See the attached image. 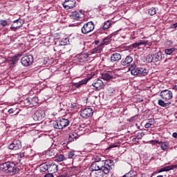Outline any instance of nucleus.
Wrapping results in <instances>:
<instances>
[{
  "label": "nucleus",
  "instance_id": "obj_45",
  "mask_svg": "<svg viewBox=\"0 0 177 177\" xmlns=\"http://www.w3.org/2000/svg\"><path fill=\"white\" fill-rule=\"evenodd\" d=\"M135 118H136V116H132L130 118L127 119V122H133V121H135Z\"/></svg>",
  "mask_w": 177,
  "mask_h": 177
},
{
  "label": "nucleus",
  "instance_id": "obj_39",
  "mask_svg": "<svg viewBox=\"0 0 177 177\" xmlns=\"http://www.w3.org/2000/svg\"><path fill=\"white\" fill-rule=\"evenodd\" d=\"M135 175H136V172L133 171H130L129 173L126 174L124 175L125 177H133L135 176Z\"/></svg>",
  "mask_w": 177,
  "mask_h": 177
},
{
  "label": "nucleus",
  "instance_id": "obj_46",
  "mask_svg": "<svg viewBox=\"0 0 177 177\" xmlns=\"http://www.w3.org/2000/svg\"><path fill=\"white\" fill-rule=\"evenodd\" d=\"M114 147H118V145H117L115 144H112V145H109V147H108V150L110 149H114Z\"/></svg>",
  "mask_w": 177,
  "mask_h": 177
},
{
  "label": "nucleus",
  "instance_id": "obj_53",
  "mask_svg": "<svg viewBox=\"0 0 177 177\" xmlns=\"http://www.w3.org/2000/svg\"><path fill=\"white\" fill-rule=\"evenodd\" d=\"M86 110H88V111H93V109H92V108H85L83 111H85Z\"/></svg>",
  "mask_w": 177,
  "mask_h": 177
},
{
  "label": "nucleus",
  "instance_id": "obj_51",
  "mask_svg": "<svg viewBox=\"0 0 177 177\" xmlns=\"http://www.w3.org/2000/svg\"><path fill=\"white\" fill-rule=\"evenodd\" d=\"M44 177H53V174L48 173V174L44 175Z\"/></svg>",
  "mask_w": 177,
  "mask_h": 177
},
{
  "label": "nucleus",
  "instance_id": "obj_50",
  "mask_svg": "<svg viewBox=\"0 0 177 177\" xmlns=\"http://www.w3.org/2000/svg\"><path fill=\"white\" fill-rule=\"evenodd\" d=\"M151 125H153L152 123H146V124L145 125V128H150L151 127Z\"/></svg>",
  "mask_w": 177,
  "mask_h": 177
},
{
  "label": "nucleus",
  "instance_id": "obj_62",
  "mask_svg": "<svg viewBox=\"0 0 177 177\" xmlns=\"http://www.w3.org/2000/svg\"><path fill=\"white\" fill-rule=\"evenodd\" d=\"M95 45H99V41H95Z\"/></svg>",
  "mask_w": 177,
  "mask_h": 177
},
{
  "label": "nucleus",
  "instance_id": "obj_7",
  "mask_svg": "<svg viewBox=\"0 0 177 177\" xmlns=\"http://www.w3.org/2000/svg\"><path fill=\"white\" fill-rule=\"evenodd\" d=\"M85 15V11L84 10H80L79 11H73L71 12L70 17L71 19H73V20H80L81 19L82 16H84Z\"/></svg>",
  "mask_w": 177,
  "mask_h": 177
},
{
  "label": "nucleus",
  "instance_id": "obj_44",
  "mask_svg": "<svg viewBox=\"0 0 177 177\" xmlns=\"http://www.w3.org/2000/svg\"><path fill=\"white\" fill-rule=\"evenodd\" d=\"M18 61H19V57L16 56V57H13V59L12 60V64H16V63H17Z\"/></svg>",
  "mask_w": 177,
  "mask_h": 177
},
{
  "label": "nucleus",
  "instance_id": "obj_55",
  "mask_svg": "<svg viewBox=\"0 0 177 177\" xmlns=\"http://www.w3.org/2000/svg\"><path fill=\"white\" fill-rule=\"evenodd\" d=\"M51 153V157H55V152L53 151H49V154Z\"/></svg>",
  "mask_w": 177,
  "mask_h": 177
},
{
  "label": "nucleus",
  "instance_id": "obj_41",
  "mask_svg": "<svg viewBox=\"0 0 177 177\" xmlns=\"http://www.w3.org/2000/svg\"><path fill=\"white\" fill-rule=\"evenodd\" d=\"M24 103L26 107H27L28 106H31V102H30V97L29 98H26L24 101Z\"/></svg>",
  "mask_w": 177,
  "mask_h": 177
},
{
  "label": "nucleus",
  "instance_id": "obj_14",
  "mask_svg": "<svg viewBox=\"0 0 177 177\" xmlns=\"http://www.w3.org/2000/svg\"><path fill=\"white\" fill-rule=\"evenodd\" d=\"M43 118H45V111H36L33 115L35 121H41Z\"/></svg>",
  "mask_w": 177,
  "mask_h": 177
},
{
  "label": "nucleus",
  "instance_id": "obj_60",
  "mask_svg": "<svg viewBox=\"0 0 177 177\" xmlns=\"http://www.w3.org/2000/svg\"><path fill=\"white\" fill-rule=\"evenodd\" d=\"M136 139H138V138H136V137L135 138H133V142H136Z\"/></svg>",
  "mask_w": 177,
  "mask_h": 177
},
{
  "label": "nucleus",
  "instance_id": "obj_23",
  "mask_svg": "<svg viewBox=\"0 0 177 177\" xmlns=\"http://www.w3.org/2000/svg\"><path fill=\"white\" fill-rule=\"evenodd\" d=\"M92 115H93V112H88V111H82L80 113V117H82V118H86L88 119L90 117H92Z\"/></svg>",
  "mask_w": 177,
  "mask_h": 177
},
{
  "label": "nucleus",
  "instance_id": "obj_11",
  "mask_svg": "<svg viewBox=\"0 0 177 177\" xmlns=\"http://www.w3.org/2000/svg\"><path fill=\"white\" fill-rule=\"evenodd\" d=\"M153 63H158V62H161L165 59V55L161 51H159L153 55Z\"/></svg>",
  "mask_w": 177,
  "mask_h": 177
},
{
  "label": "nucleus",
  "instance_id": "obj_18",
  "mask_svg": "<svg viewBox=\"0 0 177 177\" xmlns=\"http://www.w3.org/2000/svg\"><path fill=\"white\" fill-rule=\"evenodd\" d=\"M77 59L80 63H85V62H88L89 59V55L85 53L80 54L78 55Z\"/></svg>",
  "mask_w": 177,
  "mask_h": 177
},
{
  "label": "nucleus",
  "instance_id": "obj_6",
  "mask_svg": "<svg viewBox=\"0 0 177 177\" xmlns=\"http://www.w3.org/2000/svg\"><path fill=\"white\" fill-rule=\"evenodd\" d=\"M75 5H77V1L75 0H65L63 3V6L66 10L74 9Z\"/></svg>",
  "mask_w": 177,
  "mask_h": 177
},
{
  "label": "nucleus",
  "instance_id": "obj_61",
  "mask_svg": "<svg viewBox=\"0 0 177 177\" xmlns=\"http://www.w3.org/2000/svg\"><path fill=\"white\" fill-rule=\"evenodd\" d=\"M167 42L169 44V45H172V41H168Z\"/></svg>",
  "mask_w": 177,
  "mask_h": 177
},
{
  "label": "nucleus",
  "instance_id": "obj_63",
  "mask_svg": "<svg viewBox=\"0 0 177 177\" xmlns=\"http://www.w3.org/2000/svg\"><path fill=\"white\" fill-rule=\"evenodd\" d=\"M117 34V32L112 33V35H115Z\"/></svg>",
  "mask_w": 177,
  "mask_h": 177
},
{
  "label": "nucleus",
  "instance_id": "obj_32",
  "mask_svg": "<svg viewBox=\"0 0 177 177\" xmlns=\"http://www.w3.org/2000/svg\"><path fill=\"white\" fill-rule=\"evenodd\" d=\"M103 43H102L95 47V49L93 50V53H100V52H102V49H103Z\"/></svg>",
  "mask_w": 177,
  "mask_h": 177
},
{
  "label": "nucleus",
  "instance_id": "obj_49",
  "mask_svg": "<svg viewBox=\"0 0 177 177\" xmlns=\"http://www.w3.org/2000/svg\"><path fill=\"white\" fill-rule=\"evenodd\" d=\"M78 108V105L75 104V105H71V109H75V111H77V109Z\"/></svg>",
  "mask_w": 177,
  "mask_h": 177
},
{
  "label": "nucleus",
  "instance_id": "obj_48",
  "mask_svg": "<svg viewBox=\"0 0 177 177\" xmlns=\"http://www.w3.org/2000/svg\"><path fill=\"white\" fill-rule=\"evenodd\" d=\"M170 28H177V22L170 26Z\"/></svg>",
  "mask_w": 177,
  "mask_h": 177
},
{
  "label": "nucleus",
  "instance_id": "obj_42",
  "mask_svg": "<svg viewBox=\"0 0 177 177\" xmlns=\"http://www.w3.org/2000/svg\"><path fill=\"white\" fill-rule=\"evenodd\" d=\"M143 136H145V133L141 132V133H138L136 136V139H138V140L142 139V138H143Z\"/></svg>",
  "mask_w": 177,
  "mask_h": 177
},
{
  "label": "nucleus",
  "instance_id": "obj_37",
  "mask_svg": "<svg viewBox=\"0 0 177 177\" xmlns=\"http://www.w3.org/2000/svg\"><path fill=\"white\" fill-rule=\"evenodd\" d=\"M156 12H157V10H156V8H151L148 11V13H149V15H150V16H154V15H156Z\"/></svg>",
  "mask_w": 177,
  "mask_h": 177
},
{
  "label": "nucleus",
  "instance_id": "obj_8",
  "mask_svg": "<svg viewBox=\"0 0 177 177\" xmlns=\"http://www.w3.org/2000/svg\"><path fill=\"white\" fill-rule=\"evenodd\" d=\"M24 21L22 19H17L13 21L11 27L10 28L11 31H16L21 27H23Z\"/></svg>",
  "mask_w": 177,
  "mask_h": 177
},
{
  "label": "nucleus",
  "instance_id": "obj_52",
  "mask_svg": "<svg viewBox=\"0 0 177 177\" xmlns=\"http://www.w3.org/2000/svg\"><path fill=\"white\" fill-rule=\"evenodd\" d=\"M18 157H19L20 158H23V157H24V153H19Z\"/></svg>",
  "mask_w": 177,
  "mask_h": 177
},
{
  "label": "nucleus",
  "instance_id": "obj_54",
  "mask_svg": "<svg viewBox=\"0 0 177 177\" xmlns=\"http://www.w3.org/2000/svg\"><path fill=\"white\" fill-rule=\"evenodd\" d=\"M153 122H154V119H149V122L148 123L152 124V125H153Z\"/></svg>",
  "mask_w": 177,
  "mask_h": 177
},
{
  "label": "nucleus",
  "instance_id": "obj_13",
  "mask_svg": "<svg viewBox=\"0 0 177 177\" xmlns=\"http://www.w3.org/2000/svg\"><path fill=\"white\" fill-rule=\"evenodd\" d=\"M129 71H131V75H138L139 77V67L133 63L129 67Z\"/></svg>",
  "mask_w": 177,
  "mask_h": 177
},
{
  "label": "nucleus",
  "instance_id": "obj_22",
  "mask_svg": "<svg viewBox=\"0 0 177 177\" xmlns=\"http://www.w3.org/2000/svg\"><path fill=\"white\" fill-rule=\"evenodd\" d=\"M88 81H89L88 79H84L77 83H73V86H75V88H81L82 85H86V84H88Z\"/></svg>",
  "mask_w": 177,
  "mask_h": 177
},
{
  "label": "nucleus",
  "instance_id": "obj_36",
  "mask_svg": "<svg viewBox=\"0 0 177 177\" xmlns=\"http://www.w3.org/2000/svg\"><path fill=\"white\" fill-rule=\"evenodd\" d=\"M64 160H66V157L64 156V155L59 154V155H58V156L57 157V160L59 162H62V161H64Z\"/></svg>",
  "mask_w": 177,
  "mask_h": 177
},
{
  "label": "nucleus",
  "instance_id": "obj_16",
  "mask_svg": "<svg viewBox=\"0 0 177 177\" xmlns=\"http://www.w3.org/2000/svg\"><path fill=\"white\" fill-rule=\"evenodd\" d=\"M121 57H122L121 54L118 53H114L111 55V63H118V62L121 60Z\"/></svg>",
  "mask_w": 177,
  "mask_h": 177
},
{
  "label": "nucleus",
  "instance_id": "obj_4",
  "mask_svg": "<svg viewBox=\"0 0 177 177\" xmlns=\"http://www.w3.org/2000/svg\"><path fill=\"white\" fill-rule=\"evenodd\" d=\"M95 30V24L91 21L84 24L81 28L82 34L84 35H88V34L92 32Z\"/></svg>",
  "mask_w": 177,
  "mask_h": 177
},
{
  "label": "nucleus",
  "instance_id": "obj_20",
  "mask_svg": "<svg viewBox=\"0 0 177 177\" xmlns=\"http://www.w3.org/2000/svg\"><path fill=\"white\" fill-rule=\"evenodd\" d=\"M175 168H177L176 165L163 167L158 171V174H160V172H167L168 171H171V169H175Z\"/></svg>",
  "mask_w": 177,
  "mask_h": 177
},
{
  "label": "nucleus",
  "instance_id": "obj_30",
  "mask_svg": "<svg viewBox=\"0 0 177 177\" xmlns=\"http://www.w3.org/2000/svg\"><path fill=\"white\" fill-rule=\"evenodd\" d=\"M77 153H78L76 151H74L73 149L71 150L68 153V158H74V157H77Z\"/></svg>",
  "mask_w": 177,
  "mask_h": 177
},
{
  "label": "nucleus",
  "instance_id": "obj_57",
  "mask_svg": "<svg viewBox=\"0 0 177 177\" xmlns=\"http://www.w3.org/2000/svg\"><path fill=\"white\" fill-rule=\"evenodd\" d=\"M53 117H55V114L51 113L50 115L49 116V118H53Z\"/></svg>",
  "mask_w": 177,
  "mask_h": 177
},
{
  "label": "nucleus",
  "instance_id": "obj_59",
  "mask_svg": "<svg viewBox=\"0 0 177 177\" xmlns=\"http://www.w3.org/2000/svg\"><path fill=\"white\" fill-rule=\"evenodd\" d=\"M60 177H68L67 175H62Z\"/></svg>",
  "mask_w": 177,
  "mask_h": 177
},
{
  "label": "nucleus",
  "instance_id": "obj_9",
  "mask_svg": "<svg viewBox=\"0 0 177 177\" xmlns=\"http://www.w3.org/2000/svg\"><path fill=\"white\" fill-rule=\"evenodd\" d=\"M133 62V57L131 55H127L125 58H123L120 63L122 66L129 67L131 64Z\"/></svg>",
  "mask_w": 177,
  "mask_h": 177
},
{
  "label": "nucleus",
  "instance_id": "obj_21",
  "mask_svg": "<svg viewBox=\"0 0 177 177\" xmlns=\"http://www.w3.org/2000/svg\"><path fill=\"white\" fill-rule=\"evenodd\" d=\"M149 74V70L145 67H139V76L138 77H146Z\"/></svg>",
  "mask_w": 177,
  "mask_h": 177
},
{
  "label": "nucleus",
  "instance_id": "obj_24",
  "mask_svg": "<svg viewBox=\"0 0 177 177\" xmlns=\"http://www.w3.org/2000/svg\"><path fill=\"white\" fill-rule=\"evenodd\" d=\"M59 122L61 123L62 129L66 128V127H68V125H70V120L66 118H62L59 120Z\"/></svg>",
  "mask_w": 177,
  "mask_h": 177
},
{
  "label": "nucleus",
  "instance_id": "obj_28",
  "mask_svg": "<svg viewBox=\"0 0 177 177\" xmlns=\"http://www.w3.org/2000/svg\"><path fill=\"white\" fill-rule=\"evenodd\" d=\"M53 127L55 128V129H63L62 123H60V120L54 122Z\"/></svg>",
  "mask_w": 177,
  "mask_h": 177
},
{
  "label": "nucleus",
  "instance_id": "obj_25",
  "mask_svg": "<svg viewBox=\"0 0 177 177\" xmlns=\"http://www.w3.org/2000/svg\"><path fill=\"white\" fill-rule=\"evenodd\" d=\"M48 167L49 165L46 164V162L42 163L41 165H39V169L40 172H46V171H48Z\"/></svg>",
  "mask_w": 177,
  "mask_h": 177
},
{
  "label": "nucleus",
  "instance_id": "obj_31",
  "mask_svg": "<svg viewBox=\"0 0 177 177\" xmlns=\"http://www.w3.org/2000/svg\"><path fill=\"white\" fill-rule=\"evenodd\" d=\"M145 60L146 62H147L148 63H154V58H153V55L149 54L148 55H147L145 57Z\"/></svg>",
  "mask_w": 177,
  "mask_h": 177
},
{
  "label": "nucleus",
  "instance_id": "obj_56",
  "mask_svg": "<svg viewBox=\"0 0 177 177\" xmlns=\"http://www.w3.org/2000/svg\"><path fill=\"white\" fill-rule=\"evenodd\" d=\"M172 136L173 138H177V133H173Z\"/></svg>",
  "mask_w": 177,
  "mask_h": 177
},
{
  "label": "nucleus",
  "instance_id": "obj_15",
  "mask_svg": "<svg viewBox=\"0 0 177 177\" xmlns=\"http://www.w3.org/2000/svg\"><path fill=\"white\" fill-rule=\"evenodd\" d=\"M93 86H94L97 91H100V89L104 86V84L103 83V81L97 79L93 82Z\"/></svg>",
  "mask_w": 177,
  "mask_h": 177
},
{
  "label": "nucleus",
  "instance_id": "obj_47",
  "mask_svg": "<svg viewBox=\"0 0 177 177\" xmlns=\"http://www.w3.org/2000/svg\"><path fill=\"white\" fill-rule=\"evenodd\" d=\"M152 143H153V145H161V144L162 143V142H160V141H158V140H153V141H152Z\"/></svg>",
  "mask_w": 177,
  "mask_h": 177
},
{
  "label": "nucleus",
  "instance_id": "obj_38",
  "mask_svg": "<svg viewBox=\"0 0 177 177\" xmlns=\"http://www.w3.org/2000/svg\"><path fill=\"white\" fill-rule=\"evenodd\" d=\"M160 148L162 150H167L168 149V142H164L160 143Z\"/></svg>",
  "mask_w": 177,
  "mask_h": 177
},
{
  "label": "nucleus",
  "instance_id": "obj_5",
  "mask_svg": "<svg viewBox=\"0 0 177 177\" xmlns=\"http://www.w3.org/2000/svg\"><path fill=\"white\" fill-rule=\"evenodd\" d=\"M21 63L24 67H28L34 63V57L31 55H24L21 59Z\"/></svg>",
  "mask_w": 177,
  "mask_h": 177
},
{
  "label": "nucleus",
  "instance_id": "obj_17",
  "mask_svg": "<svg viewBox=\"0 0 177 177\" xmlns=\"http://www.w3.org/2000/svg\"><path fill=\"white\" fill-rule=\"evenodd\" d=\"M59 171V166L55 163L48 165V171L51 174H56Z\"/></svg>",
  "mask_w": 177,
  "mask_h": 177
},
{
  "label": "nucleus",
  "instance_id": "obj_27",
  "mask_svg": "<svg viewBox=\"0 0 177 177\" xmlns=\"http://www.w3.org/2000/svg\"><path fill=\"white\" fill-rule=\"evenodd\" d=\"M102 78L105 81H109V80L113 79V76L109 74V73H104L102 74Z\"/></svg>",
  "mask_w": 177,
  "mask_h": 177
},
{
  "label": "nucleus",
  "instance_id": "obj_64",
  "mask_svg": "<svg viewBox=\"0 0 177 177\" xmlns=\"http://www.w3.org/2000/svg\"><path fill=\"white\" fill-rule=\"evenodd\" d=\"M12 109H8V111H12Z\"/></svg>",
  "mask_w": 177,
  "mask_h": 177
},
{
  "label": "nucleus",
  "instance_id": "obj_40",
  "mask_svg": "<svg viewBox=\"0 0 177 177\" xmlns=\"http://www.w3.org/2000/svg\"><path fill=\"white\" fill-rule=\"evenodd\" d=\"M104 29H103L102 26L97 29L95 32V34H97L98 35H100L101 34H104Z\"/></svg>",
  "mask_w": 177,
  "mask_h": 177
},
{
  "label": "nucleus",
  "instance_id": "obj_29",
  "mask_svg": "<svg viewBox=\"0 0 177 177\" xmlns=\"http://www.w3.org/2000/svg\"><path fill=\"white\" fill-rule=\"evenodd\" d=\"M30 102V107H32L38 103V97H29Z\"/></svg>",
  "mask_w": 177,
  "mask_h": 177
},
{
  "label": "nucleus",
  "instance_id": "obj_2",
  "mask_svg": "<svg viewBox=\"0 0 177 177\" xmlns=\"http://www.w3.org/2000/svg\"><path fill=\"white\" fill-rule=\"evenodd\" d=\"M160 96L162 100H158V104L162 107H168L171 104V100L174 97L172 91L166 89L160 93Z\"/></svg>",
  "mask_w": 177,
  "mask_h": 177
},
{
  "label": "nucleus",
  "instance_id": "obj_33",
  "mask_svg": "<svg viewBox=\"0 0 177 177\" xmlns=\"http://www.w3.org/2000/svg\"><path fill=\"white\" fill-rule=\"evenodd\" d=\"M111 41H112L111 36H109V37L103 39L102 44L104 45H109V44H110L111 42Z\"/></svg>",
  "mask_w": 177,
  "mask_h": 177
},
{
  "label": "nucleus",
  "instance_id": "obj_34",
  "mask_svg": "<svg viewBox=\"0 0 177 177\" xmlns=\"http://www.w3.org/2000/svg\"><path fill=\"white\" fill-rule=\"evenodd\" d=\"M108 93L109 96H114L115 95V88L114 87H109Z\"/></svg>",
  "mask_w": 177,
  "mask_h": 177
},
{
  "label": "nucleus",
  "instance_id": "obj_26",
  "mask_svg": "<svg viewBox=\"0 0 177 177\" xmlns=\"http://www.w3.org/2000/svg\"><path fill=\"white\" fill-rule=\"evenodd\" d=\"M113 23L112 20H108L104 22L102 25L103 30H109L111 27V24Z\"/></svg>",
  "mask_w": 177,
  "mask_h": 177
},
{
  "label": "nucleus",
  "instance_id": "obj_12",
  "mask_svg": "<svg viewBox=\"0 0 177 177\" xmlns=\"http://www.w3.org/2000/svg\"><path fill=\"white\" fill-rule=\"evenodd\" d=\"M10 150H20L21 149V142L20 140H15L8 146Z\"/></svg>",
  "mask_w": 177,
  "mask_h": 177
},
{
  "label": "nucleus",
  "instance_id": "obj_43",
  "mask_svg": "<svg viewBox=\"0 0 177 177\" xmlns=\"http://www.w3.org/2000/svg\"><path fill=\"white\" fill-rule=\"evenodd\" d=\"M0 25L3 26V27H6L8 26V21L6 20H0Z\"/></svg>",
  "mask_w": 177,
  "mask_h": 177
},
{
  "label": "nucleus",
  "instance_id": "obj_3",
  "mask_svg": "<svg viewBox=\"0 0 177 177\" xmlns=\"http://www.w3.org/2000/svg\"><path fill=\"white\" fill-rule=\"evenodd\" d=\"M0 170L5 174H12L16 175L19 172L17 166L13 162H6L0 165Z\"/></svg>",
  "mask_w": 177,
  "mask_h": 177
},
{
  "label": "nucleus",
  "instance_id": "obj_58",
  "mask_svg": "<svg viewBox=\"0 0 177 177\" xmlns=\"http://www.w3.org/2000/svg\"><path fill=\"white\" fill-rule=\"evenodd\" d=\"M173 89H175L176 91H177V86H176V85L174 86V88H173Z\"/></svg>",
  "mask_w": 177,
  "mask_h": 177
},
{
  "label": "nucleus",
  "instance_id": "obj_1",
  "mask_svg": "<svg viewBox=\"0 0 177 177\" xmlns=\"http://www.w3.org/2000/svg\"><path fill=\"white\" fill-rule=\"evenodd\" d=\"M94 160L95 162L92 163L89 170L92 174H95V177H103V174L105 175L110 174L114 165V160L110 159L104 160L103 156H96Z\"/></svg>",
  "mask_w": 177,
  "mask_h": 177
},
{
  "label": "nucleus",
  "instance_id": "obj_35",
  "mask_svg": "<svg viewBox=\"0 0 177 177\" xmlns=\"http://www.w3.org/2000/svg\"><path fill=\"white\" fill-rule=\"evenodd\" d=\"M175 50H176V48H166L165 50V53L166 55H172V53H174V52H175Z\"/></svg>",
  "mask_w": 177,
  "mask_h": 177
},
{
  "label": "nucleus",
  "instance_id": "obj_10",
  "mask_svg": "<svg viewBox=\"0 0 177 177\" xmlns=\"http://www.w3.org/2000/svg\"><path fill=\"white\" fill-rule=\"evenodd\" d=\"M81 133L78 131L72 132L69 133L68 138H67V143H71V142H74V140L78 139L79 136H81Z\"/></svg>",
  "mask_w": 177,
  "mask_h": 177
},
{
  "label": "nucleus",
  "instance_id": "obj_19",
  "mask_svg": "<svg viewBox=\"0 0 177 177\" xmlns=\"http://www.w3.org/2000/svg\"><path fill=\"white\" fill-rule=\"evenodd\" d=\"M151 43H149V41H144V40H140L139 42H136L133 44L130 45V48H139L140 45H150Z\"/></svg>",
  "mask_w": 177,
  "mask_h": 177
}]
</instances>
